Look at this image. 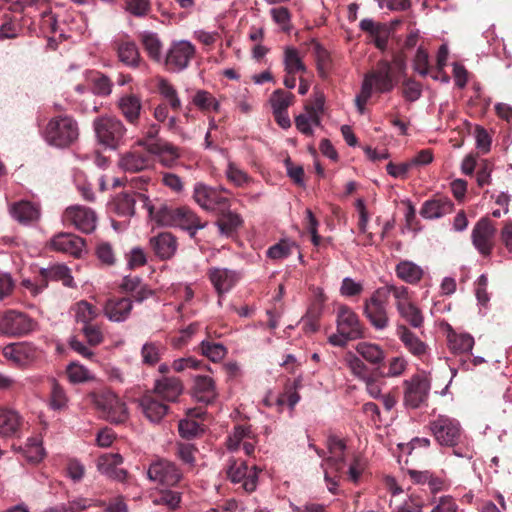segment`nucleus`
<instances>
[{"label": "nucleus", "mask_w": 512, "mask_h": 512, "mask_svg": "<svg viewBox=\"0 0 512 512\" xmlns=\"http://www.w3.org/2000/svg\"><path fill=\"white\" fill-rule=\"evenodd\" d=\"M23 421L21 416L12 409H0V436L19 437Z\"/></svg>", "instance_id": "obj_31"}, {"label": "nucleus", "mask_w": 512, "mask_h": 512, "mask_svg": "<svg viewBox=\"0 0 512 512\" xmlns=\"http://www.w3.org/2000/svg\"><path fill=\"white\" fill-rule=\"evenodd\" d=\"M453 207L454 204L448 197L435 195L423 203L420 215L426 219H437L451 213Z\"/></svg>", "instance_id": "obj_26"}, {"label": "nucleus", "mask_w": 512, "mask_h": 512, "mask_svg": "<svg viewBox=\"0 0 512 512\" xmlns=\"http://www.w3.org/2000/svg\"><path fill=\"white\" fill-rule=\"evenodd\" d=\"M198 452L197 447L191 443L179 442L176 444L175 455L182 461L183 464L188 465L190 468L196 464L195 454Z\"/></svg>", "instance_id": "obj_50"}, {"label": "nucleus", "mask_w": 512, "mask_h": 512, "mask_svg": "<svg viewBox=\"0 0 512 512\" xmlns=\"http://www.w3.org/2000/svg\"><path fill=\"white\" fill-rule=\"evenodd\" d=\"M337 331L348 336V339H361L365 335V328L359 316L347 305H341L336 318Z\"/></svg>", "instance_id": "obj_16"}, {"label": "nucleus", "mask_w": 512, "mask_h": 512, "mask_svg": "<svg viewBox=\"0 0 512 512\" xmlns=\"http://www.w3.org/2000/svg\"><path fill=\"white\" fill-rule=\"evenodd\" d=\"M97 315L98 309L92 304L86 301H81L77 304L76 320L77 322L83 323V326L91 324V321L94 320Z\"/></svg>", "instance_id": "obj_54"}, {"label": "nucleus", "mask_w": 512, "mask_h": 512, "mask_svg": "<svg viewBox=\"0 0 512 512\" xmlns=\"http://www.w3.org/2000/svg\"><path fill=\"white\" fill-rule=\"evenodd\" d=\"M45 271L51 280L62 281L63 285L73 287V277L71 276L70 269L64 264L53 265L45 268Z\"/></svg>", "instance_id": "obj_51"}, {"label": "nucleus", "mask_w": 512, "mask_h": 512, "mask_svg": "<svg viewBox=\"0 0 512 512\" xmlns=\"http://www.w3.org/2000/svg\"><path fill=\"white\" fill-rule=\"evenodd\" d=\"M397 309L398 314L402 319L409 323L414 328H420L424 323V316L420 308L412 301L399 305Z\"/></svg>", "instance_id": "obj_41"}, {"label": "nucleus", "mask_w": 512, "mask_h": 512, "mask_svg": "<svg viewBox=\"0 0 512 512\" xmlns=\"http://www.w3.org/2000/svg\"><path fill=\"white\" fill-rule=\"evenodd\" d=\"M218 213L219 217L216 224L221 234L231 236L242 225L241 217L229 211V208Z\"/></svg>", "instance_id": "obj_40"}, {"label": "nucleus", "mask_w": 512, "mask_h": 512, "mask_svg": "<svg viewBox=\"0 0 512 512\" xmlns=\"http://www.w3.org/2000/svg\"><path fill=\"white\" fill-rule=\"evenodd\" d=\"M378 292H385V300L388 302L389 297L392 294L395 298V306L396 308L399 305L406 304L411 301V296L409 294V289L406 286H397L394 284H387L385 286L379 287L376 289Z\"/></svg>", "instance_id": "obj_44"}, {"label": "nucleus", "mask_w": 512, "mask_h": 512, "mask_svg": "<svg viewBox=\"0 0 512 512\" xmlns=\"http://www.w3.org/2000/svg\"><path fill=\"white\" fill-rule=\"evenodd\" d=\"M296 247L294 243H290L286 240L274 244L267 250V257L273 260H280L287 258L292 254V249Z\"/></svg>", "instance_id": "obj_56"}, {"label": "nucleus", "mask_w": 512, "mask_h": 512, "mask_svg": "<svg viewBox=\"0 0 512 512\" xmlns=\"http://www.w3.org/2000/svg\"><path fill=\"white\" fill-rule=\"evenodd\" d=\"M20 449L26 460L32 464L39 463L45 456L41 442L37 438H29L25 447Z\"/></svg>", "instance_id": "obj_48"}, {"label": "nucleus", "mask_w": 512, "mask_h": 512, "mask_svg": "<svg viewBox=\"0 0 512 512\" xmlns=\"http://www.w3.org/2000/svg\"><path fill=\"white\" fill-rule=\"evenodd\" d=\"M88 82L91 86L92 93L97 96L106 97L112 92V80L107 75L99 71H90L88 75Z\"/></svg>", "instance_id": "obj_37"}, {"label": "nucleus", "mask_w": 512, "mask_h": 512, "mask_svg": "<svg viewBox=\"0 0 512 512\" xmlns=\"http://www.w3.org/2000/svg\"><path fill=\"white\" fill-rule=\"evenodd\" d=\"M449 345L454 353H467L473 348L474 338L469 334L453 335L449 338Z\"/></svg>", "instance_id": "obj_53"}, {"label": "nucleus", "mask_w": 512, "mask_h": 512, "mask_svg": "<svg viewBox=\"0 0 512 512\" xmlns=\"http://www.w3.org/2000/svg\"><path fill=\"white\" fill-rule=\"evenodd\" d=\"M11 214L20 223L26 224L38 219L39 210L31 202L21 201L12 206Z\"/></svg>", "instance_id": "obj_38"}, {"label": "nucleus", "mask_w": 512, "mask_h": 512, "mask_svg": "<svg viewBox=\"0 0 512 512\" xmlns=\"http://www.w3.org/2000/svg\"><path fill=\"white\" fill-rule=\"evenodd\" d=\"M48 247L53 251L80 257L85 247V240L72 233L60 232L50 239Z\"/></svg>", "instance_id": "obj_20"}, {"label": "nucleus", "mask_w": 512, "mask_h": 512, "mask_svg": "<svg viewBox=\"0 0 512 512\" xmlns=\"http://www.w3.org/2000/svg\"><path fill=\"white\" fill-rule=\"evenodd\" d=\"M199 349L202 355L213 362L221 361L227 354V349L222 344L209 340H203Z\"/></svg>", "instance_id": "obj_47"}, {"label": "nucleus", "mask_w": 512, "mask_h": 512, "mask_svg": "<svg viewBox=\"0 0 512 512\" xmlns=\"http://www.w3.org/2000/svg\"><path fill=\"white\" fill-rule=\"evenodd\" d=\"M122 462L123 458L120 454L106 453L98 457L97 469L100 473L111 479L124 481L127 477V472L124 469L118 468Z\"/></svg>", "instance_id": "obj_23"}, {"label": "nucleus", "mask_w": 512, "mask_h": 512, "mask_svg": "<svg viewBox=\"0 0 512 512\" xmlns=\"http://www.w3.org/2000/svg\"><path fill=\"white\" fill-rule=\"evenodd\" d=\"M404 386V404L405 406L416 409L427 401L430 382L426 376L416 374L403 382Z\"/></svg>", "instance_id": "obj_12"}, {"label": "nucleus", "mask_w": 512, "mask_h": 512, "mask_svg": "<svg viewBox=\"0 0 512 512\" xmlns=\"http://www.w3.org/2000/svg\"><path fill=\"white\" fill-rule=\"evenodd\" d=\"M207 276L220 297L229 292L239 280L238 273L227 268L212 267Z\"/></svg>", "instance_id": "obj_21"}, {"label": "nucleus", "mask_w": 512, "mask_h": 512, "mask_svg": "<svg viewBox=\"0 0 512 512\" xmlns=\"http://www.w3.org/2000/svg\"><path fill=\"white\" fill-rule=\"evenodd\" d=\"M193 104L203 112L215 111L219 112L220 103L216 98L208 91L199 90L194 95Z\"/></svg>", "instance_id": "obj_45"}, {"label": "nucleus", "mask_w": 512, "mask_h": 512, "mask_svg": "<svg viewBox=\"0 0 512 512\" xmlns=\"http://www.w3.org/2000/svg\"><path fill=\"white\" fill-rule=\"evenodd\" d=\"M164 346L158 342H147L141 349L142 361L144 364L153 366L161 359Z\"/></svg>", "instance_id": "obj_49"}, {"label": "nucleus", "mask_w": 512, "mask_h": 512, "mask_svg": "<svg viewBox=\"0 0 512 512\" xmlns=\"http://www.w3.org/2000/svg\"><path fill=\"white\" fill-rule=\"evenodd\" d=\"M413 68L421 76H426L430 71L428 53L421 46L417 49V52H416V55H415V58L413 61Z\"/></svg>", "instance_id": "obj_60"}, {"label": "nucleus", "mask_w": 512, "mask_h": 512, "mask_svg": "<svg viewBox=\"0 0 512 512\" xmlns=\"http://www.w3.org/2000/svg\"><path fill=\"white\" fill-rule=\"evenodd\" d=\"M283 62L287 74L306 72V66L300 57L299 51L294 47L285 48Z\"/></svg>", "instance_id": "obj_43"}, {"label": "nucleus", "mask_w": 512, "mask_h": 512, "mask_svg": "<svg viewBox=\"0 0 512 512\" xmlns=\"http://www.w3.org/2000/svg\"><path fill=\"white\" fill-rule=\"evenodd\" d=\"M79 127L77 121L69 115L53 117L44 130V138L48 144L58 148H67L77 141Z\"/></svg>", "instance_id": "obj_4"}, {"label": "nucleus", "mask_w": 512, "mask_h": 512, "mask_svg": "<svg viewBox=\"0 0 512 512\" xmlns=\"http://www.w3.org/2000/svg\"><path fill=\"white\" fill-rule=\"evenodd\" d=\"M94 131L100 144L116 149L125 141L127 132L122 121L115 116H101L93 122Z\"/></svg>", "instance_id": "obj_6"}, {"label": "nucleus", "mask_w": 512, "mask_h": 512, "mask_svg": "<svg viewBox=\"0 0 512 512\" xmlns=\"http://www.w3.org/2000/svg\"><path fill=\"white\" fill-rule=\"evenodd\" d=\"M67 376L73 383H81L90 379L89 370L77 363H71L67 367Z\"/></svg>", "instance_id": "obj_61"}, {"label": "nucleus", "mask_w": 512, "mask_h": 512, "mask_svg": "<svg viewBox=\"0 0 512 512\" xmlns=\"http://www.w3.org/2000/svg\"><path fill=\"white\" fill-rule=\"evenodd\" d=\"M226 174L227 178L237 186H242L250 180L248 174L234 163H229Z\"/></svg>", "instance_id": "obj_62"}, {"label": "nucleus", "mask_w": 512, "mask_h": 512, "mask_svg": "<svg viewBox=\"0 0 512 512\" xmlns=\"http://www.w3.org/2000/svg\"><path fill=\"white\" fill-rule=\"evenodd\" d=\"M227 478L233 483H242L245 492L251 493L257 487V468L253 467V472H248V466L245 461L231 460L227 469Z\"/></svg>", "instance_id": "obj_17"}, {"label": "nucleus", "mask_w": 512, "mask_h": 512, "mask_svg": "<svg viewBox=\"0 0 512 512\" xmlns=\"http://www.w3.org/2000/svg\"><path fill=\"white\" fill-rule=\"evenodd\" d=\"M140 43L151 60L160 63L162 61V41L157 33L144 31L138 36Z\"/></svg>", "instance_id": "obj_34"}, {"label": "nucleus", "mask_w": 512, "mask_h": 512, "mask_svg": "<svg viewBox=\"0 0 512 512\" xmlns=\"http://www.w3.org/2000/svg\"><path fill=\"white\" fill-rule=\"evenodd\" d=\"M347 366L351 370L352 374L363 380L366 379L368 375V368L365 363L355 356L354 354H348L345 358Z\"/></svg>", "instance_id": "obj_58"}, {"label": "nucleus", "mask_w": 512, "mask_h": 512, "mask_svg": "<svg viewBox=\"0 0 512 512\" xmlns=\"http://www.w3.org/2000/svg\"><path fill=\"white\" fill-rule=\"evenodd\" d=\"M143 208L148 212L150 219L161 227H178L186 230L191 238L199 229L205 227L200 218L187 206H174L166 201L156 199L152 201L145 194H139Z\"/></svg>", "instance_id": "obj_2"}, {"label": "nucleus", "mask_w": 512, "mask_h": 512, "mask_svg": "<svg viewBox=\"0 0 512 512\" xmlns=\"http://www.w3.org/2000/svg\"><path fill=\"white\" fill-rule=\"evenodd\" d=\"M179 434L181 437L191 439L198 435L201 431L199 424L192 419H183L178 425Z\"/></svg>", "instance_id": "obj_63"}, {"label": "nucleus", "mask_w": 512, "mask_h": 512, "mask_svg": "<svg viewBox=\"0 0 512 512\" xmlns=\"http://www.w3.org/2000/svg\"><path fill=\"white\" fill-rule=\"evenodd\" d=\"M120 164L125 171L140 172L151 165V159L144 152L132 151L121 158Z\"/></svg>", "instance_id": "obj_36"}, {"label": "nucleus", "mask_w": 512, "mask_h": 512, "mask_svg": "<svg viewBox=\"0 0 512 512\" xmlns=\"http://www.w3.org/2000/svg\"><path fill=\"white\" fill-rule=\"evenodd\" d=\"M396 275L402 281L415 285L421 281L424 270L412 261L402 260L395 267Z\"/></svg>", "instance_id": "obj_35"}, {"label": "nucleus", "mask_w": 512, "mask_h": 512, "mask_svg": "<svg viewBox=\"0 0 512 512\" xmlns=\"http://www.w3.org/2000/svg\"><path fill=\"white\" fill-rule=\"evenodd\" d=\"M63 222L66 225H72L82 233H92L97 226V215L91 208L74 205L65 209Z\"/></svg>", "instance_id": "obj_11"}, {"label": "nucleus", "mask_w": 512, "mask_h": 512, "mask_svg": "<svg viewBox=\"0 0 512 512\" xmlns=\"http://www.w3.org/2000/svg\"><path fill=\"white\" fill-rule=\"evenodd\" d=\"M92 403L102 417L111 423L120 424L128 419V410L125 402H123L110 389H102L90 394Z\"/></svg>", "instance_id": "obj_5"}, {"label": "nucleus", "mask_w": 512, "mask_h": 512, "mask_svg": "<svg viewBox=\"0 0 512 512\" xmlns=\"http://www.w3.org/2000/svg\"><path fill=\"white\" fill-rule=\"evenodd\" d=\"M133 308L132 300L129 297H111L104 306L105 316L114 322L125 321Z\"/></svg>", "instance_id": "obj_27"}, {"label": "nucleus", "mask_w": 512, "mask_h": 512, "mask_svg": "<svg viewBox=\"0 0 512 512\" xmlns=\"http://www.w3.org/2000/svg\"><path fill=\"white\" fill-rule=\"evenodd\" d=\"M137 402L142 414L152 423H159L169 409L165 401L152 391H147Z\"/></svg>", "instance_id": "obj_19"}, {"label": "nucleus", "mask_w": 512, "mask_h": 512, "mask_svg": "<svg viewBox=\"0 0 512 512\" xmlns=\"http://www.w3.org/2000/svg\"><path fill=\"white\" fill-rule=\"evenodd\" d=\"M181 501V495L177 491L163 490L153 500L157 505L167 506L170 510H175Z\"/></svg>", "instance_id": "obj_55"}, {"label": "nucleus", "mask_w": 512, "mask_h": 512, "mask_svg": "<svg viewBox=\"0 0 512 512\" xmlns=\"http://www.w3.org/2000/svg\"><path fill=\"white\" fill-rule=\"evenodd\" d=\"M294 95L282 89L274 91L270 97V103L273 111H287L292 105Z\"/></svg>", "instance_id": "obj_52"}, {"label": "nucleus", "mask_w": 512, "mask_h": 512, "mask_svg": "<svg viewBox=\"0 0 512 512\" xmlns=\"http://www.w3.org/2000/svg\"><path fill=\"white\" fill-rule=\"evenodd\" d=\"M496 227L488 218H481L473 227L471 239L474 247L484 257L491 255L495 244Z\"/></svg>", "instance_id": "obj_13"}, {"label": "nucleus", "mask_w": 512, "mask_h": 512, "mask_svg": "<svg viewBox=\"0 0 512 512\" xmlns=\"http://www.w3.org/2000/svg\"><path fill=\"white\" fill-rule=\"evenodd\" d=\"M356 351L360 354L367 362L378 365L383 362L385 353L383 349L374 343L360 342L356 346Z\"/></svg>", "instance_id": "obj_42"}, {"label": "nucleus", "mask_w": 512, "mask_h": 512, "mask_svg": "<svg viewBox=\"0 0 512 512\" xmlns=\"http://www.w3.org/2000/svg\"><path fill=\"white\" fill-rule=\"evenodd\" d=\"M193 391L196 399L206 404L211 403L217 395L214 380L209 376H196Z\"/></svg>", "instance_id": "obj_33"}, {"label": "nucleus", "mask_w": 512, "mask_h": 512, "mask_svg": "<svg viewBox=\"0 0 512 512\" xmlns=\"http://www.w3.org/2000/svg\"><path fill=\"white\" fill-rule=\"evenodd\" d=\"M194 200L207 211H225L229 208V200L223 194L211 187L198 183L195 185Z\"/></svg>", "instance_id": "obj_15"}, {"label": "nucleus", "mask_w": 512, "mask_h": 512, "mask_svg": "<svg viewBox=\"0 0 512 512\" xmlns=\"http://www.w3.org/2000/svg\"><path fill=\"white\" fill-rule=\"evenodd\" d=\"M429 429L440 446L455 447L462 439V428L458 420L439 415L429 422Z\"/></svg>", "instance_id": "obj_7"}, {"label": "nucleus", "mask_w": 512, "mask_h": 512, "mask_svg": "<svg viewBox=\"0 0 512 512\" xmlns=\"http://www.w3.org/2000/svg\"><path fill=\"white\" fill-rule=\"evenodd\" d=\"M327 448L331 456L324 458V463L322 464L324 467V477L328 490L336 494L338 480L346 478L348 481L358 483L367 463L361 454H354L346 470V443L336 435L328 436Z\"/></svg>", "instance_id": "obj_1"}, {"label": "nucleus", "mask_w": 512, "mask_h": 512, "mask_svg": "<svg viewBox=\"0 0 512 512\" xmlns=\"http://www.w3.org/2000/svg\"><path fill=\"white\" fill-rule=\"evenodd\" d=\"M150 246L157 257L170 259L177 250V239L171 232H161L150 238Z\"/></svg>", "instance_id": "obj_28"}, {"label": "nucleus", "mask_w": 512, "mask_h": 512, "mask_svg": "<svg viewBox=\"0 0 512 512\" xmlns=\"http://www.w3.org/2000/svg\"><path fill=\"white\" fill-rule=\"evenodd\" d=\"M430 512H459V506L452 496L444 495L434 502Z\"/></svg>", "instance_id": "obj_59"}, {"label": "nucleus", "mask_w": 512, "mask_h": 512, "mask_svg": "<svg viewBox=\"0 0 512 512\" xmlns=\"http://www.w3.org/2000/svg\"><path fill=\"white\" fill-rule=\"evenodd\" d=\"M254 435L250 427L237 425L234 427V431L228 436L226 444L230 451H237L244 441L247 439H254Z\"/></svg>", "instance_id": "obj_46"}, {"label": "nucleus", "mask_w": 512, "mask_h": 512, "mask_svg": "<svg viewBox=\"0 0 512 512\" xmlns=\"http://www.w3.org/2000/svg\"><path fill=\"white\" fill-rule=\"evenodd\" d=\"M157 89L159 94L165 99L167 106L178 112L182 107L176 88L165 78H159L157 81Z\"/></svg>", "instance_id": "obj_39"}, {"label": "nucleus", "mask_w": 512, "mask_h": 512, "mask_svg": "<svg viewBox=\"0 0 512 512\" xmlns=\"http://www.w3.org/2000/svg\"><path fill=\"white\" fill-rule=\"evenodd\" d=\"M422 88L420 83L409 78L402 83V96L409 102L418 100L421 96Z\"/></svg>", "instance_id": "obj_57"}, {"label": "nucleus", "mask_w": 512, "mask_h": 512, "mask_svg": "<svg viewBox=\"0 0 512 512\" xmlns=\"http://www.w3.org/2000/svg\"><path fill=\"white\" fill-rule=\"evenodd\" d=\"M136 192H122L111 203V209L120 217H131L135 214V203L140 201Z\"/></svg>", "instance_id": "obj_32"}, {"label": "nucleus", "mask_w": 512, "mask_h": 512, "mask_svg": "<svg viewBox=\"0 0 512 512\" xmlns=\"http://www.w3.org/2000/svg\"><path fill=\"white\" fill-rule=\"evenodd\" d=\"M396 334L404 347L415 357L424 359L429 354V346L422 341L407 326L401 324L397 326Z\"/></svg>", "instance_id": "obj_22"}, {"label": "nucleus", "mask_w": 512, "mask_h": 512, "mask_svg": "<svg viewBox=\"0 0 512 512\" xmlns=\"http://www.w3.org/2000/svg\"><path fill=\"white\" fill-rule=\"evenodd\" d=\"M385 292L375 290L372 295L364 301V315L376 330H384L389 325L387 312L388 302L385 300Z\"/></svg>", "instance_id": "obj_9"}, {"label": "nucleus", "mask_w": 512, "mask_h": 512, "mask_svg": "<svg viewBox=\"0 0 512 512\" xmlns=\"http://www.w3.org/2000/svg\"><path fill=\"white\" fill-rule=\"evenodd\" d=\"M35 325V321L25 313L9 310L0 319V332L9 336H23L33 331Z\"/></svg>", "instance_id": "obj_14"}, {"label": "nucleus", "mask_w": 512, "mask_h": 512, "mask_svg": "<svg viewBox=\"0 0 512 512\" xmlns=\"http://www.w3.org/2000/svg\"><path fill=\"white\" fill-rule=\"evenodd\" d=\"M183 391V385L181 381L176 377H163L162 379L156 380L154 392L163 401L174 402L180 396Z\"/></svg>", "instance_id": "obj_29"}, {"label": "nucleus", "mask_w": 512, "mask_h": 512, "mask_svg": "<svg viewBox=\"0 0 512 512\" xmlns=\"http://www.w3.org/2000/svg\"><path fill=\"white\" fill-rule=\"evenodd\" d=\"M359 26L363 32L370 35L376 48L381 51H385L387 49L388 39L390 36V29L387 24L365 18L360 21Z\"/></svg>", "instance_id": "obj_25"}, {"label": "nucleus", "mask_w": 512, "mask_h": 512, "mask_svg": "<svg viewBox=\"0 0 512 512\" xmlns=\"http://www.w3.org/2000/svg\"><path fill=\"white\" fill-rule=\"evenodd\" d=\"M398 83L391 62L382 59L375 67L364 75L360 93L355 98V105L360 114H364L365 106L373 92L380 94L391 92Z\"/></svg>", "instance_id": "obj_3"}, {"label": "nucleus", "mask_w": 512, "mask_h": 512, "mask_svg": "<svg viewBox=\"0 0 512 512\" xmlns=\"http://www.w3.org/2000/svg\"><path fill=\"white\" fill-rule=\"evenodd\" d=\"M117 107L128 123H138L142 109L141 98L138 95L131 93L121 96L117 101Z\"/></svg>", "instance_id": "obj_30"}, {"label": "nucleus", "mask_w": 512, "mask_h": 512, "mask_svg": "<svg viewBox=\"0 0 512 512\" xmlns=\"http://www.w3.org/2000/svg\"><path fill=\"white\" fill-rule=\"evenodd\" d=\"M196 47L189 41L173 42L163 58V65L168 72L178 73L188 68L195 57Z\"/></svg>", "instance_id": "obj_8"}, {"label": "nucleus", "mask_w": 512, "mask_h": 512, "mask_svg": "<svg viewBox=\"0 0 512 512\" xmlns=\"http://www.w3.org/2000/svg\"><path fill=\"white\" fill-rule=\"evenodd\" d=\"M119 60L130 68H138L142 63V57L136 43L128 36L117 39L114 42Z\"/></svg>", "instance_id": "obj_24"}, {"label": "nucleus", "mask_w": 512, "mask_h": 512, "mask_svg": "<svg viewBox=\"0 0 512 512\" xmlns=\"http://www.w3.org/2000/svg\"><path fill=\"white\" fill-rule=\"evenodd\" d=\"M363 291V286L361 283L355 282L352 278L346 277L343 279L340 293L346 297H352L360 295Z\"/></svg>", "instance_id": "obj_64"}, {"label": "nucleus", "mask_w": 512, "mask_h": 512, "mask_svg": "<svg viewBox=\"0 0 512 512\" xmlns=\"http://www.w3.org/2000/svg\"><path fill=\"white\" fill-rule=\"evenodd\" d=\"M147 476L150 481L164 486H175L178 484L183 473L176 463L161 458L149 465Z\"/></svg>", "instance_id": "obj_10"}, {"label": "nucleus", "mask_w": 512, "mask_h": 512, "mask_svg": "<svg viewBox=\"0 0 512 512\" xmlns=\"http://www.w3.org/2000/svg\"><path fill=\"white\" fill-rule=\"evenodd\" d=\"M145 150L148 154L158 158L161 165L172 168L182 157V149L166 140H159L157 143H146Z\"/></svg>", "instance_id": "obj_18"}]
</instances>
